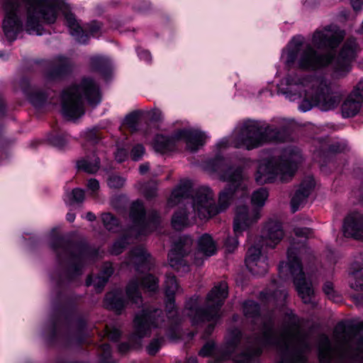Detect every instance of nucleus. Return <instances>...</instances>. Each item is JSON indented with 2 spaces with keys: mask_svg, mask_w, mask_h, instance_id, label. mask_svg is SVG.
<instances>
[{
  "mask_svg": "<svg viewBox=\"0 0 363 363\" xmlns=\"http://www.w3.org/2000/svg\"><path fill=\"white\" fill-rule=\"evenodd\" d=\"M132 279L127 286L126 294L133 303H139L142 301L140 288L150 292H154L158 289V280L154 276L147 274L143 278Z\"/></svg>",
  "mask_w": 363,
  "mask_h": 363,
  "instance_id": "16",
  "label": "nucleus"
},
{
  "mask_svg": "<svg viewBox=\"0 0 363 363\" xmlns=\"http://www.w3.org/2000/svg\"><path fill=\"white\" fill-rule=\"evenodd\" d=\"M130 216L135 223V228L139 230L141 234H145L147 231V228H150V231L156 229L157 226L160 223V218L156 212L152 213L149 220L145 221L144 219V206L143 203L138 201L132 204Z\"/></svg>",
  "mask_w": 363,
  "mask_h": 363,
  "instance_id": "17",
  "label": "nucleus"
},
{
  "mask_svg": "<svg viewBox=\"0 0 363 363\" xmlns=\"http://www.w3.org/2000/svg\"><path fill=\"white\" fill-rule=\"evenodd\" d=\"M352 8L355 11H359L363 6V0H350Z\"/></svg>",
  "mask_w": 363,
  "mask_h": 363,
  "instance_id": "59",
  "label": "nucleus"
},
{
  "mask_svg": "<svg viewBox=\"0 0 363 363\" xmlns=\"http://www.w3.org/2000/svg\"><path fill=\"white\" fill-rule=\"evenodd\" d=\"M101 350L102 351V355L106 358L109 356L111 352L110 346L108 344H103L101 345Z\"/></svg>",
  "mask_w": 363,
  "mask_h": 363,
  "instance_id": "60",
  "label": "nucleus"
},
{
  "mask_svg": "<svg viewBox=\"0 0 363 363\" xmlns=\"http://www.w3.org/2000/svg\"><path fill=\"white\" fill-rule=\"evenodd\" d=\"M25 4L27 9L26 30L29 33L39 34L40 18L49 23H53L57 14L55 9L47 0H2V7L5 11L3 29L7 39L13 41L22 30V23L18 16L21 4Z\"/></svg>",
  "mask_w": 363,
  "mask_h": 363,
  "instance_id": "1",
  "label": "nucleus"
},
{
  "mask_svg": "<svg viewBox=\"0 0 363 363\" xmlns=\"http://www.w3.org/2000/svg\"><path fill=\"white\" fill-rule=\"evenodd\" d=\"M294 232L298 238H309L313 234L312 229L308 228H296Z\"/></svg>",
  "mask_w": 363,
  "mask_h": 363,
  "instance_id": "51",
  "label": "nucleus"
},
{
  "mask_svg": "<svg viewBox=\"0 0 363 363\" xmlns=\"http://www.w3.org/2000/svg\"><path fill=\"white\" fill-rule=\"evenodd\" d=\"M269 196L266 189L260 188L255 191L251 196V203L255 208L260 209L265 204Z\"/></svg>",
  "mask_w": 363,
  "mask_h": 363,
  "instance_id": "35",
  "label": "nucleus"
},
{
  "mask_svg": "<svg viewBox=\"0 0 363 363\" xmlns=\"http://www.w3.org/2000/svg\"><path fill=\"white\" fill-rule=\"evenodd\" d=\"M181 137L185 140L186 147L191 151H196L205 142V136L201 132L195 130H183Z\"/></svg>",
  "mask_w": 363,
  "mask_h": 363,
  "instance_id": "27",
  "label": "nucleus"
},
{
  "mask_svg": "<svg viewBox=\"0 0 363 363\" xmlns=\"http://www.w3.org/2000/svg\"><path fill=\"white\" fill-rule=\"evenodd\" d=\"M101 219L105 228L110 231H116L118 228V220L111 213H106L101 215Z\"/></svg>",
  "mask_w": 363,
  "mask_h": 363,
  "instance_id": "38",
  "label": "nucleus"
},
{
  "mask_svg": "<svg viewBox=\"0 0 363 363\" xmlns=\"http://www.w3.org/2000/svg\"><path fill=\"white\" fill-rule=\"evenodd\" d=\"M178 290V284L176 277L173 275L167 276L165 281V294L167 296L166 308L168 311L169 318H173L177 311H174V295Z\"/></svg>",
  "mask_w": 363,
  "mask_h": 363,
  "instance_id": "25",
  "label": "nucleus"
},
{
  "mask_svg": "<svg viewBox=\"0 0 363 363\" xmlns=\"http://www.w3.org/2000/svg\"><path fill=\"white\" fill-rule=\"evenodd\" d=\"M331 60L330 55H318L311 45H307L299 54L298 65L303 69L315 70L328 65Z\"/></svg>",
  "mask_w": 363,
  "mask_h": 363,
  "instance_id": "15",
  "label": "nucleus"
},
{
  "mask_svg": "<svg viewBox=\"0 0 363 363\" xmlns=\"http://www.w3.org/2000/svg\"><path fill=\"white\" fill-rule=\"evenodd\" d=\"M250 355L245 354L241 357H237L235 359V363H249L250 361Z\"/></svg>",
  "mask_w": 363,
  "mask_h": 363,
  "instance_id": "58",
  "label": "nucleus"
},
{
  "mask_svg": "<svg viewBox=\"0 0 363 363\" xmlns=\"http://www.w3.org/2000/svg\"><path fill=\"white\" fill-rule=\"evenodd\" d=\"M291 325L286 328L274 342L282 351L280 363H306L304 354L300 352L303 343L296 318H290Z\"/></svg>",
  "mask_w": 363,
  "mask_h": 363,
  "instance_id": "8",
  "label": "nucleus"
},
{
  "mask_svg": "<svg viewBox=\"0 0 363 363\" xmlns=\"http://www.w3.org/2000/svg\"><path fill=\"white\" fill-rule=\"evenodd\" d=\"M65 19L70 33L75 36L79 43H85L87 41V35H84L85 31L80 26L75 16L72 13H67Z\"/></svg>",
  "mask_w": 363,
  "mask_h": 363,
  "instance_id": "29",
  "label": "nucleus"
},
{
  "mask_svg": "<svg viewBox=\"0 0 363 363\" xmlns=\"http://www.w3.org/2000/svg\"><path fill=\"white\" fill-rule=\"evenodd\" d=\"M175 140L169 138L162 135H158L155 137L154 141V148L157 152L164 153L174 149Z\"/></svg>",
  "mask_w": 363,
  "mask_h": 363,
  "instance_id": "33",
  "label": "nucleus"
},
{
  "mask_svg": "<svg viewBox=\"0 0 363 363\" xmlns=\"http://www.w3.org/2000/svg\"><path fill=\"white\" fill-rule=\"evenodd\" d=\"M311 90L306 95L311 98L314 105L319 106L322 110L328 111L335 108L340 101L337 94L331 92L327 82L321 78H313L311 81Z\"/></svg>",
  "mask_w": 363,
  "mask_h": 363,
  "instance_id": "10",
  "label": "nucleus"
},
{
  "mask_svg": "<svg viewBox=\"0 0 363 363\" xmlns=\"http://www.w3.org/2000/svg\"><path fill=\"white\" fill-rule=\"evenodd\" d=\"M163 342V338L153 339L147 347V351L149 354L155 355L160 350Z\"/></svg>",
  "mask_w": 363,
  "mask_h": 363,
  "instance_id": "42",
  "label": "nucleus"
},
{
  "mask_svg": "<svg viewBox=\"0 0 363 363\" xmlns=\"http://www.w3.org/2000/svg\"><path fill=\"white\" fill-rule=\"evenodd\" d=\"M336 349L330 346L328 337L322 335L320 337L318 351L321 363H328L332 357L338 354L342 357L354 359H363V325H357L347 328L343 323L336 325L334 330Z\"/></svg>",
  "mask_w": 363,
  "mask_h": 363,
  "instance_id": "2",
  "label": "nucleus"
},
{
  "mask_svg": "<svg viewBox=\"0 0 363 363\" xmlns=\"http://www.w3.org/2000/svg\"><path fill=\"white\" fill-rule=\"evenodd\" d=\"M357 50V46L354 39L347 40L335 60L334 67L336 72L345 73L350 70V62L354 59Z\"/></svg>",
  "mask_w": 363,
  "mask_h": 363,
  "instance_id": "19",
  "label": "nucleus"
},
{
  "mask_svg": "<svg viewBox=\"0 0 363 363\" xmlns=\"http://www.w3.org/2000/svg\"><path fill=\"white\" fill-rule=\"evenodd\" d=\"M193 245L194 241L191 237L182 236L179 238L168 255L170 267L181 273L189 272V265L184 257L189 255Z\"/></svg>",
  "mask_w": 363,
  "mask_h": 363,
  "instance_id": "12",
  "label": "nucleus"
},
{
  "mask_svg": "<svg viewBox=\"0 0 363 363\" xmlns=\"http://www.w3.org/2000/svg\"><path fill=\"white\" fill-rule=\"evenodd\" d=\"M100 29L101 25L96 21L91 22L89 25V32L92 35L97 34L99 32Z\"/></svg>",
  "mask_w": 363,
  "mask_h": 363,
  "instance_id": "55",
  "label": "nucleus"
},
{
  "mask_svg": "<svg viewBox=\"0 0 363 363\" xmlns=\"http://www.w3.org/2000/svg\"><path fill=\"white\" fill-rule=\"evenodd\" d=\"M105 304L107 308L120 312L124 307V302L113 294H108L105 298Z\"/></svg>",
  "mask_w": 363,
  "mask_h": 363,
  "instance_id": "37",
  "label": "nucleus"
},
{
  "mask_svg": "<svg viewBox=\"0 0 363 363\" xmlns=\"http://www.w3.org/2000/svg\"><path fill=\"white\" fill-rule=\"evenodd\" d=\"M228 285L225 281L216 284L206 296L204 308H199V298H191L186 305V313L191 319L193 324L202 321H212L206 330V337L214 328V323L220 317V308L228 297Z\"/></svg>",
  "mask_w": 363,
  "mask_h": 363,
  "instance_id": "4",
  "label": "nucleus"
},
{
  "mask_svg": "<svg viewBox=\"0 0 363 363\" xmlns=\"http://www.w3.org/2000/svg\"><path fill=\"white\" fill-rule=\"evenodd\" d=\"M344 150V147L339 143L333 144L330 147V150L333 152H341Z\"/></svg>",
  "mask_w": 363,
  "mask_h": 363,
  "instance_id": "62",
  "label": "nucleus"
},
{
  "mask_svg": "<svg viewBox=\"0 0 363 363\" xmlns=\"http://www.w3.org/2000/svg\"><path fill=\"white\" fill-rule=\"evenodd\" d=\"M243 312L247 317H255L259 313V306L255 301H247L243 305Z\"/></svg>",
  "mask_w": 363,
  "mask_h": 363,
  "instance_id": "39",
  "label": "nucleus"
},
{
  "mask_svg": "<svg viewBox=\"0 0 363 363\" xmlns=\"http://www.w3.org/2000/svg\"><path fill=\"white\" fill-rule=\"evenodd\" d=\"M279 133L269 128H263L255 122L246 124L237 137L236 147L251 150L273 141H281Z\"/></svg>",
  "mask_w": 363,
  "mask_h": 363,
  "instance_id": "9",
  "label": "nucleus"
},
{
  "mask_svg": "<svg viewBox=\"0 0 363 363\" xmlns=\"http://www.w3.org/2000/svg\"><path fill=\"white\" fill-rule=\"evenodd\" d=\"M350 286L357 291L363 292V264L354 262L350 272Z\"/></svg>",
  "mask_w": 363,
  "mask_h": 363,
  "instance_id": "28",
  "label": "nucleus"
},
{
  "mask_svg": "<svg viewBox=\"0 0 363 363\" xmlns=\"http://www.w3.org/2000/svg\"><path fill=\"white\" fill-rule=\"evenodd\" d=\"M301 161L302 157L298 150H286L279 157L262 160L258 167L255 180L261 184L273 182L277 179L287 182L292 179L298 164Z\"/></svg>",
  "mask_w": 363,
  "mask_h": 363,
  "instance_id": "5",
  "label": "nucleus"
},
{
  "mask_svg": "<svg viewBox=\"0 0 363 363\" xmlns=\"http://www.w3.org/2000/svg\"><path fill=\"white\" fill-rule=\"evenodd\" d=\"M245 263L249 270L255 275H264L267 272L268 264L265 257L262 256L259 247H251L248 250Z\"/></svg>",
  "mask_w": 363,
  "mask_h": 363,
  "instance_id": "22",
  "label": "nucleus"
},
{
  "mask_svg": "<svg viewBox=\"0 0 363 363\" xmlns=\"http://www.w3.org/2000/svg\"><path fill=\"white\" fill-rule=\"evenodd\" d=\"M314 186L315 182L311 177H308L301 182L291 200L293 212H296L306 203L307 199Z\"/></svg>",
  "mask_w": 363,
  "mask_h": 363,
  "instance_id": "24",
  "label": "nucleus"
},
{
  "mask_svg": "<svg viewBox=\"0 0 363 363\" xmlns=\"http://www.w3.org/2000/svg\"><path fill=\"white\" fill-rule=\"evenodd\" d=\"M350 96L363 104V82H359L356 85Z\"/></svg>",
  "mask_w": 363,
  "mask_h": 363,
  "instance_id": "45",
  "label": "nucleus"
},
{
  "mask_svg": "<svg viewBox=\"0 0 363 363\" xmlns=\"http://www.w3.org/2000/svg\"><path fill=\"white\" fill-rule=\"evenodd\" d=\"M127 157V151L124 149H118L116 153V160L122 162Z\"/></svg>",
  "mask_w": 363,
  "mask_h": 363,
  "instance_id": "56",
  "label": "nucleus"
},
{
  "mask_svg": "<svg viewBox=\"0 0 363 363\" xmlns=\"http://www.w3.org/2000/svg\"><path fill=\"white\" fill-rule=\"evenodd\" d=\"M214 171L218 178L227 182V186L219 193L216 208L218 213L225 211L232 203L235 196L240 193L243 196L247 191V177L239 167H228L223 159H216L213 162Z\"/></svg>",
  "mask_w": 363,
  "mask_h": 363,
  "instance_id": "6",
  "label": "nucleus"
},
{
  "mask_svg": "<svg viewBox=\"0 0 363 363\" xmlns=\"http://www.w3.org/2000/svg\"><path fill=\"white\" fill-rule=\"evenodd\" d=\"M77 167L87 173H96L99 169V160L96 158L93 162L82 160L77 162Z\"/></svg>",
  "mask_w": 363,
  "mask_h": 363,
  "instance_id": "36",
  "label": "nucleus"
},
{
  "mask_svg": "<svg viewBox=\"0 0 363 363\" xmlns=\"http://www.w3.org/2000/svg\"><path fill=\"white\" fill-rule=\"evenodd\" d=\"M191 208V218L208 220L217 215L218 211L215 203L213 191L208 187L199 189L192 198Z\"/></svg>",
  "mask_w": 363,
  "mask_h": 363,
  "instance_id": "11",
  "label": "nucleus"
},
{
  "mask_svg": "<svg viewBox=\"0 0 363 363\" xmlns=\"http://www.w3.org/2000/svg\"><path fill=\"white\" fill-rule=\"evenodd\" d=\"M106 335L111 340L116 341L121 336V332L117 328L113 327H106Z\"/></svg>",
  "mask_w": 363,
  "mask_h": 363,
  "instance_id": "49",
  "label": "nucleus"
},
{
  "mask_svg": "<svg viewBox=\"0 0 363 363\" xmlns=\"http://www.w3.org/2000/svg\"><path fill=\"white\" fill-rule=\"evenodd\" d=\"M91 105L100 101V93L96 83L84 77L77 83L63 90L61 95L62 113L69 119H75L84 113V100Z\"/></svg>",
  "mask_w": 363,
  "mask_h": 363,
  "instance_id": "3",
  "label": "nucleus"
},
{
  "mask_svg": "<svg viewBox=\"0 0 363 363\" xmlns=\"http://www.w3.org/2000/svg\"><path fill=\"white\" fill-rule=\"evenodd\" d=\"M124 182V179L118 175H111L108 179V185L111 188L119 189L123 186Z\"/></svg>",
  "mask_w": 363,
  "mask_h": 363,
  "instance_id": "44",
  "label": "nucleus"
},
{
  "mask_svg": "<svg viewBox=\"0 0 363 363\" xmlns=\"http://www.w3.org/2000/svg\"><path fill=\"white\" fill-rule=\"evenodd\" d=\"M344 38V33L335 27L328 26L323 30L315 31L312 38L314 47L321 49L325 48H335Z\"/></svg>",
  "mask_w": 363,
  "mask_h": 363,
  "instance_id": "18",
  "label": "nucleus"
},
{
  "mask_svg": "<svg viewBox=\"0 0 363 363\" xmlns=\"http://www.w3.org/2000/svg\"><path fill=\"white\" fill-rule=\"evenodd\" d=\"M130 350V346L127 343H122L118 345V351L121 354H125Z\"/></svg>",
  "mask_w": 363,
  "mask_h": 363,
  "instance_id": "63",
  "label": "nucleus"
},
{
  "mask_svg": "<svg viewBox=\"0 0 363 363\" xmlns=\"http://www.w3.org/2000/svg\"><path fill=\"white\" fill-rule=\"evenodd\" d=\"M323 290L329 299L335 302L340 301V297L335 291L334 285L332 282L326 281L323 286Z\"/></svg>",
  "mask_w": 363,
  "mask_h": 363,
  "instance_id": "40",
  "label": "nucleus"
},
{
  "mask_svg": "<svg viewBox=\"0 0 363 363\" xmlns=\"http://www.w3.org/2000/svg\"><path fill=\"white\" fill-rule=\"evenodd\" d=\"M261 210L257 208H250L247 206H238L233 218V230L236 236L255 225L261 218Z\"/></svg>",
  "mask_w": 363,
  "mask_h": 363,
  "instance_id": "14",
  "label": "nucleus"
},
{
  "mask_svg": "<svg viewBox=\"0 0 363 363\" xmlns=\"http://www.w3.org/2000/svg\"><path fill=\"white\" fill-rule=\"evenodd\" d=\"M262 236L267 246L274 248L284 237V231L281 223L274 220H268L264 224Z\"/></svg>",
  "mask_w": 363,
  "mask_h": 363,
  "instance_id": "21",
  "label": "nucleus"
},
{
  "mask_svg": "<svg viewBox=\"0 0 363 363\" xmlns=\"http://www.w3.org/2000/svg\"><path fill=\"white\" fill-rule=\"evenodd\" d=\"M143 194H144L145 196L148 198V199L152 198L156 194V188L155 187H152L150 191H147L146 189V188H144Z\"/></svg>",
  "mask_w": 363,
  "mask_h": 363,
  "instance_id": "61",
  "label": "nucleus"
},
{
  "mask_svg": "<svg viewBox=\"0 0 363 363\" xmlns=\"http://www.w3.org/2000/svg\"><path fill=\"white\" fill-rule=\"evenodd\" d=\"M213 349V343L207 342L203 347L201 349L199 352V354L202 357H207L211 354Z\"/></svg>",
  "mask_w": 363,
  "mask_h": 363,
  "instance_id": "54",
  "label": "nucleus"
},
{
  "mask_svg": "<svg viewBox=\"0 0 363 363\" xmlns=\"http://www.w3.org/2000/svg\"><path fill=\"white\" fill-rule=\"evenodd\" d=\"M161 310H145L136 315L134 319V334L133 337L142 338L150 335L152 328L159 327L162 322Z\"/></svg>",
  "mask_w": 363,
  "mask_h": 363,
  "instance_id": "13",
  "label": "nucleus"
},
{
  "mask_svg": "<svg viewBox=\"0 0 363 363\" xmlns=\"http://www.w3.org/2000/svg\"><path fill=\"white\" fill-rule=\"evenodd\" d=\"M113 272L112 264L110 263H105L104 265L102 274L95 278L94 280V285L96 292L99 293L102 291L104 286L107 283L108 278Z\"/></svg>",
  "mask_w": 363,
  "mask_h": 363,
  "instance_id": "34",
  "label": "nucleus"
},
{
  "mask_svg": "<svg viewBox=\"0 0 363 363\" xmlns=\"http://www.w3.org/2000/svg\"><path fill=\"white\" fill-rule=\"evenodd\" d=\"M312 106L311 104H309L308 100H305L301 106V108L303 111H306L307 110H309Z\"/></svg>",
  "mask_w": 363,
  "mask_h": 363,
  "instance_id": "64",
  "label": "nucleus"
},
{
  "mask_svg": "<svg viewBox=\"0 0 363 363\" xmlns=\"http://www.w3.org/2000/svg\"><path fill=\"white\" fill-rule=\"evenodd\" d=\"M343 234L363 242V216L353 213L345 218L343 223Z\"/></svg>",
  "mask_w": 363,
  "mask_h": 363,
  "instance_id": "23",
  "label": "nucleus"
},
{
  "mask_svg": "<svg viewBox=\"0 0 363 363\" xmlns=\"http://www.w3.org/2000/svg\"><path fill=\"white\" fill-rule=\"evenodd\" d=\"M108 64L107 60L101 57H93L91 58L90 65L93 69L99 70L105 67Z\"/></svg>",
  "mask_w": 363,
  "mask_h": 363,
  "instance_id": "43",
  "label": "nucleus"
},
{
  "mask_svg": "<svg viewBox=\"0 0 363 363\" xmlns=\"http://www.w3.org/2000/svg\"><path fill=\"white\" fill-rule=\"evenodd\" d=\"M192 214L190 211L188 213L186 210L181 209L177 211L172 218V224L174 229L181 230L184 228L191 225L194 220L191 218Z\"/></svg>",
  "mask_w": 363,
  "mask_h": 363,
  "instance_id": "30",
  "label": "nucleus"
},
{
  "mask_svg": "<svg viewBox=\"0 0 363 363\" xmlns=\"http://www.w3.org/2000/svg\"><path fill=\"white\" fill-rule=\"evenodd\" d=\"M125 240H126V238H122L121 240L116 242L111 247V252L113 255L121 254L127 244V242H125Z\"/></svg>",
  "mask_w": 363,
  "mask_h": 363,
  "instance_id": "48",
  "label": "nucleus"
},
{
  "mask_svg": "<svg viewBox=\"0 0 363 363\" xmlns=\"http://www.w3.org/2000/svg\"><path fill=\"white\" fill-rule=\"evenodd\" d=\"M30 101L34 106H39L45 99V96L40 94H32L28 96Z\"/></svg>",
  "mask_w": 363,
  "mask_h": 363,
  "instance_id": "53",
  "label": "nucleus"
},
{
  "mask_svg": "<svg viewBox=\"0 0 363 363\" xmlns=\"http://www.w3.org/2000/svg\"><path fill=\"white\" fill-rule=\"evenodd\" d=\"M56 61L57 69L60 72H65L72 65L70 60L64 57H58Z\"/></svg>",
  "mask_w": 363,
  "mask_h": 363,
  "instance_id": "46",
  "label": "nucleus"
},
{
  "mask_svg": "<svg viewBox=\"0 0 363 363\" xmlns=\"http://www.w3.org/2000/svg\"><path fill=\"white\" fill-rule=\"evenodd\" d=\"M72 200L77 203H82L84 199V192L82 189H75L72 192Z\"/></svg>",
  "mask_w": 363,
  "mask_h": 363,
  "instance_id": "52",
  "label": "nucleus"
},
{
  "mask_svg": "<svg viewBox=\"0 0 363 363\" xmlns=\"http://www.w3.org/2000/svg\"><path fill=\"white\" fill-rule=\"evenodd\" d=\"M308 256H312L311 251L305 245L301 244L296 246L295 243H291L287 250V262H283L279 265L281 274H284L288 271L290 272L298 295L305 303L313 302L312 298L314 294L311 281L306 279L300 261V259H306Z\"/></svg>",
  "mask_w": 363,
  "mask_h": 363,
  "instance_id": "7",
  "label": "nucleus"
},
{
  "mask_svg": "<svg viewBox=\"0 0 363 363\" xmlns=\"http://www.w3.org/2000/svg\"><path fill=\"white\" fill-rule=\"evenodd\" d=\"M150 255L145 252L142 247H138L133 249L129 257L128 264H134L137 267V269H139L140 267L145 266V269L149 268L146 266L149 262L148 258Z\"/></svg>",
  "mask_w": 363,
  "mask_h": 363,
  "instance_id": "32",
  "label": "nucleus"
},
{
  "mask_svg": "<svg viewBox=\"0 0 363 363\" xmlns=\"http://www.w3.org/2000/svg\"><path fill=\"white\" fill-rule=\"evenodd\" d=\"M87 186L92 191H95L99 189V184L96 179H91L88 181Z\"/></svg>",
  "mask_w": 363,
  "mask_h": 363,
  "instance_id": "57",
  "label": "nucleus"
},
{
  "mask_svg": "<svg viewBox=\"0 0 363 363\" xmlns=\"http://www.w3.org/2000/svg\"><path fill=\"white\" fill-rule=\"evenodd\" d=\"M239 236H236L234 234V237H228L225 242V247L226 250L229 252H233L238 245V238Z\"/></svg>",
  "mask_w": 363,
  "mask_h": 363,
  "instance_id": "47",
  "label": "nucleus"
},
{
  "mask_svg": "<svg viewBox=\"0 0 363 363\" xmlns=\"http://www.w3.org/2000/svg\"><path fill=\"white\" fill-rule=\"evenodd\" d=\"M144 152L145 149L143 146L141 145H137L132 149L130 156L133 160L137 161L141 158Z\"/></svg>",
  "mask_w": 363,
  "mask_h": 363,
  "instance_id": "50",
  "label": "nucleus"
},
{
  "mask_svg": "<svg viewBox=\"0 0 363 363\" xmlns=\"http://www.w3.org/2000/svg\"><path fill=\"white\" fill-rule=\"evenodd\" d=\"M216 252V247L212 237L204 234L199 238L197 242V248L194 254L193 263L196 266H201L205 259L213 255Z\"/></svg>",
  "mask_w": 363,
  "mask_h": 363,
  "instance_id": "20",
  "label": "nucleus"
},
{
  "mask_svg": "<svg viewBox=\"0 0 363 363\" xmlns=\"http://www.w3.org/2000/svg\"><path fill=\"white\" fill-rule=\"evenodd\" d=\"M140 115L141 113L138 111L130 113L125 118L124 124L130 128L135 130Z\"/></svg>",
  "mask_w": 363,
  "mask_h": 363,
  "instance_id": "41",
  "label": "nucleus"
},
{
  "mask_svg": "<svg viewBox=\"0 0 363 363\" xmlns=\"http://www.w3.org/2000/svg\"><path fill=\"white\" fill-rule=\"evenodd\" d=\"M362 106L361 102L349 95L342 104V115L345 118L353 117L359 112Z\"/></svg>",
  "mask_w": 363,
  "mask_h": 363,
  "instance_id": "31",
  "label": "nucleus"
},
{
  "mask_svg": "<svg viewBox=\"0 0 363 363\" xmlns=\"http://www.w3.org/2000/svg\"><path fill=\"white\" fill-rule=\"evenodd\" d=\"M191 182L189 180L181 181L178 186L174 189L168 200V205L174 206L183 199L188 197L191 191Z\"/></svg>",
  "mask_w": 363,
  "mask_h": 363,
  "instance_id": "26",
  "label": "nucleus"
}]
</instances>
